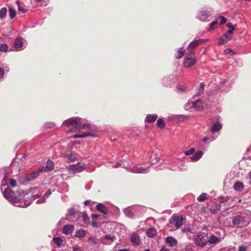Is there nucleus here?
I'll use <instances>...</instances> for the list:
<instances>
[{"mask_svg":"<svg viewBox=\"0 0 251 251\" xmlns=\"http://www.w3.org/2000/svg\"><path fill=\"white\" fill-rule=\"evenodd\" d=\"M3 195L11 203L16 206L25 207L28 206L31 203V201H29L28 203L25 202L23 204H20L19 201L25 195H27V194H25L23 191H17L15 193L12 191L10 188L7 187L4 191Z\"/></svg>","mask_w":251,"mask_h":251,"instance_id":"obj_1","label":"nucleus"},{"mask_svg":"<svg viewBox=\"0 0 251 251\" xmlns=\"http://www.w3.org/2000/svg\"><path fill=\"white\" fill-rule=\"evenodd\" d=\"M63 126H66L68 128L67 131L70 132L83 129L85 127L92 129L93 127L91 125L83 123L82 122V119L79 117L71 118L65 120L63 123Z\"/></svg>","mask_w":251,"mask_h":251,"instance_id":"obj_2","label":"nucleus"},{"mask_svg":"<svg viewBox=\"0 0 251 251\" xmlns=\"http://www.w3.org/2000/svg\"><path fill=\"white\" fill-rule=\"evenodd\" d=\"M232 222L233 227L243 228L247 226L251 222V212L247 210L235 216L232 218Z\"/></svg>","mask_w":251,"mask_h":251,"instance_id":"obj_3","label":"nucleus"},{"mask_svg":"<svg viewBox=\"0 0 251 251\" xmlns=\"http://www.w3.org/2000/svg\"><path fill=\"white\" fill-rule=\"evenodd\" d=\"M116 167H121L123 168H126L129 172L134 173H146L148 172V168L145 167H130L126 166L123 162L117 163Z\"/></svg>","mask_w":251,"mask_h":251,"instance_id":"obj_4","label":"nucleus"},{"mask_svg":"<svg viewBox=\"0 0 251 251\" xmlns=\"http://www.w3.org/2000/svg\"><path fill=\"white\" fill-rule=\"evenodd\" d=\"M193 240L195 244L200 248L205 247L207 243V238L203 233H199L194 236Z\"/></svg>","mask_w":251,"mask_h":251,"instance_id":"obj_5","label":"nucleus"},{"mask_svg":"<svg viewBox=\"0 0 251 251\" xmlns=\"http://www.w3.org/2000/svg\"><path fill=\"white\" fill-rule=\"evenodd\" d=\"M211 15V12L207 10H202L197 15L196 18L200 21L203 22H207L209 20L208 19Z\"/></svg>","mask_w":251,"mask_h":251,"instance_id":"obj_6","label":"nucleus"},{"mask_svg":"<svg viewBox=\"0 0 251 251\" xmlns=\"http://www.w3.org/2000/svg\"><path fill=\"white\" fill-rule=\"evenodd\" d=\"M13 46L16 51L22 50L26 47V46L24 44L22 37H18L15 39L13 43Z\"/></svg>","mask_w":251,"mask_h":251,"instance_id":"obj_7","label":"nucleus"},{"mask_svg":"<svg viewBox=\"0 0 251 251\" xmlns=\"http://www.w3.org/2000/svg\"><path fill=\"white\" fill-rule=\"evenodd\" d=\"M202 107V102L200 100L195 101H190L185 105V109L188 110L189 108H195L199 109Z\"/></svg>","mask_w":251,"mask_h":251,"instance_id":"obj_8","label":"nucleus"},{"mask_svg":"<svg viewBox=\"0 0 251 251\" xmlns=\"http://www.w3.org/2000/svg\"><path fill=\"white\" fill-rule=\"evenodd\" d=\"M85 168V165L84 164H76L72 165L70 166V170L74 173H78L83 171Z\"/></svg>","mask_w":251,"mask_h":251,"instance_id":"obj_9","label":"nucleus"},{"mask_svg":"<svg viewBox=\"0 0 251 251\" xmlns=\"http://www.w3.org/2000/svg\"><path fill=\"white\" fill-rule=\"evenodd\" d=\"M196 63L195 57L190 58L189 56H185L184 65L186 68H189L194 66Z\"/></svg>","mask_w":251,"mask_h":251,"instance_id":"obj_10","label":"nucleus"},{"mask_svg":"<svg viewBox=\"0 0 251 251\" xmlns=\"http://www.w3.org/2000/svg\"><path fill=\"white\" fill-rule=\"evenodd\" d=\"M172 220L175 226L179 228L182 225L183 218L181 216L174 215L172 217Z\"/></svg>","mask_w":251,"mask_h":251,"instance_id":"obj_11","label":"nucleus"},{"mask_svg":"<svg viewBox=\"0 0 251 251\" xmlns=\"http://www.w3.org/2000/svg\"><path fill=\"white\" fill-rule=\"evenodd\" d=\"M43 169L40 168L38 170L34 171L28 175L26 176V179L28 181H30L36 178L38 176L40 173L43 172Z\"/></svg>","mask_w":251,"mask_h":251,"instance_id":"obj_12","label":"nucleus"},{"mask_svg":"<svg viewBox=\"0 0 251 251\" xmlns=\"http://www.w3.org/2000/svg\"><path fill=\"white\" fill-rule=\"evenodd\" d=\"M232 35L228 34V33H225L220 39L218 42V45H221L227 43L230 40Z\"/></svg>","mask_w":251,"mask_h":251,"instance_id":"obj_13","label":"nucleus"},{"mask_svg":"<svg viewBox=\"0 0 251 251\" xmlns=\"http://www.w3.org/2000/svg\"><path fill=\"white\" fill-rule=\"evenodd\" d=\"M74 230V226L72 225H67L63 228V233L65 235L71 234Z\"/></svg>","mask_w":251,"mask_h":251,"instance_id":"obj_14","label":"nucleus"},{"mask_svg":"<svg viewBox=\"0 0 251 251\" xmlns=\"http://www.w3.org/2000/svg\"><path fill=\"white\" fill-rule=\"evenodd\" d=\"M221 241V239L219 238L214 234H211L207 239V242L210 244H216L219 243Z\"/></svg>","mask_w":251,"mask_h":251,"instance_id":"obj_15","label":"nucleus"},{"mask_svg":"<svg viewBox=\"0 0 251 251\" xmlns=\"http://www.w3.org/2000/svg\"><path fill=\"white\" fill-rule=\"evenodd\" d=\"M222 128V124L218 121H216L211 126L210 130L213 132H218Z\"/></svg>","mask_w":251,"mask_h":251,"instance_id":"obj_16","label":"nucleus"},{"mask_svg":"<svg viewBox=\"0 0 251 251\" xmlns=\"http://www.w3.org/2000/svg\"><path fill=\"white\" fill-rule=\"evenodd\" d=\"M208 41V39L203 40V39H199V40H196L192 42H191L188 48L190 49H194L196 48L197 46H198L200 44H201L202 42H204L205 41Z\"/></svg>","mask_w":251,"mask_h":251,"instance_id":"obj_17","label":"nucleus"},{"mask_svg":"<svg viewBox=\"0 0 251 251\" xmlns=\"http://www.w3.org/2000/svg\"><path fill=\"white\" fill-rule=\"evenodd\" d=\"M166 243L169 244L171 247H173L176 245L177 243V240L172 236H169L166 238Z\"/></svg>","mask_w":251,"mask_h":251,"instance_id":"obj_18","label":"nucleus"},{"mask_svg":"<svg viewBox=\"0 0 251 251\" xmlns=\"http://www.w3.org/2000/svg\"><path fill=\"white\" fill-rule=\"evenodd\" d=\"M134 211V208L131 210L129 208H126L124 210V213L127 217L133 219L135 217Z\"/></svg>","mask_w":251,"mask_h":251,"instance_id":"obj_19","label":"nucleus"},{"mask_svg":"<svg viewBox=\"0 0 251 251\" xmlns=\"http://www.w3.org/2000/svg\"><path fill=\"white\" fill-rule=\"evenodd\" d=\"M77 157V154L76 153H69L66 154L64 155V157L65 158L66 161L67 162H70L75 160Z\"/></svg>","mask_w":251,"mask_h":251,"instance_id":"obj_20","label":"nucleus"},{"mask_svg":"<svg viewBox=\"0 0 251 251\" xmlns=\"http://www.w3.org/2000/svg\"><path fill=\"white\" fill-rule=\"evenodd\" d=\"M54 167V163L50 160H48L47 162L46 166L41 167L43 169V172H48L53 169Z\"/></svg>","mask_w":251,"mask_h":251,"instance_id":"obj_21","label":"nucleus"},{"mask_svg":"<svg viewBox=\"0 0 251 251\" xmlns=\"http://www.w3.org/2000/svg\"><path fill=\"white\" fill-rule=\"evenodd\" d=\"M157 115L156 114H148L146 116L145 122L149 123H154L157 119Z\"/></svg>","mask_w":251,"mask_h":251,"instance_id":"obj_22","label":"nucleus"},{"mask_svg":"<svg viewBox=\"0 0 251 251\" xmlns=\"http://www.w3.org/2000/svg\"><path fill=\"white\" fill-rule=\"evenodd\" d=\"M130 241L136 245H139L140 244V238L138 234L136 233H133L131 235Z\"/></svg>","mask_w":251,"mask_h":251,"instance_id":"obj_23","label":"nucleus"},{"mask_svg":"<svg viewBox=\"0 0 251 251\" xmlns=\"http://www.w3.org/2000/svg\"><path fill=\"white\" fill-rule=\"evenodd\" d=\"M89 136H92V133L90 132H81L79 131L76 133L75 136V138H83L85 137Z\"/></svg>","mask_w":251,"mask_h":251,"instance_id":"obj_24","label":"nucleus"},{"mask_svg":"<svg viewBox=\"0 0 251 251\" xmlns=\"http://www.w3.org/2000/svg\"><path fill=\"white\" fill-rule=\"evenodd\" d=\"M203 154V153L202 151H198L191 157V159L193 161H197L202 157Z\"/></svg>","mask_w":251,"mask_h":251,"instance_id":"obj_25","label":"nucleus"},{"mask_svg":"<svg viewBox=\"0 0 251 251\" xmlns=\"http://www.w3.org/2000/svg\"><path fill=\"white\" fill-rule=\"evenodd\" d=\"M97 209L104 214H107L108 210L107 208L101 203H99L96 206Z\"/></svg>","mask_w":251,"mask_h":251,"instance_id":"obj_26","label":"nucleus"},{"mask_svg":"<svg viewBox=\"0 0 251 251\" xmlns=\"http://www.w3.org/2000/svg\"><path fill=\"white\" fill-rule=\"evenodd\" d=\"M115 239V237L114 235H111L110 234L106 235L103 237L101 238V242L105 244H109L110 243L105 242L104 239L109 240H110L111 242H113Z\"/></svg>","mask_w":251,"mask_h":251,"instance_id":"obj_27","label":"nucleus"},{"mask_svg":"<svg viewBox=\"0 0 251 251\" xmlns=\"http://www.w3.org/2000/svg\"><path fill=\"white\" fill-rule=\"evenodd\" d=\"M234 189L238 191H241L244 189V185L242 182L238 181L234 183Z\"/></svg>","mask_w":251,"mask_h":251,"instance_id":"obj_28","label":"nucleus"},{"mask_svg":"<svg viewBox=\"0 0 251 251\" xmlns=\"http://www.w3.org/2000/svg\"><path fill=\"white\" fill-rule=\"evenodd\" d=\"M156 231L154 228L151 227L148 229L146 234L148 237L152 238L156 235Z\"/></svg>","mask_w":251,"mask_h":251,"instance_id":"obj_29","label":"nucleus"},{"mask_svg":"<svg viewBox=\"0 0 251 251\" xmlns=\"http://www.w3.org/2000/svg\"><path fill=\"white\" fill-rule=\"evenodd\" d=\"M86 235V231L83 229H79L75 232V236L79 238L84 237Z\"/></svg>","mask_w":251,"mask_h":251,"instance_id":"obj_30","label":"nucleus"},{"mask_svg":"<svg viewBox=\"0 0 251 251\" xmlns=\"http://www.w3.org/2000/svg\"><path fill=\"white\" fill-rule=\"evenodd\" d=\"M218 24V19H216L215 21L212 22L210 25L209 28L207 29L208 31H210L214 30L216 28V26Z\"/></svg>","mask_w":251,"mask_h":251,"instance_id":"obj_31","label":"nucleus"},{"mask_svg":"<svg viewBox=\"0 0 251 251\" xmlns=\"http://www.w3.org/2000/svg\"><path fill=\"white\" fill-rule=\"evenodd\" d=\"M185 52V50L183 48H180L177 51V55L176 56L177 59H180L183 57Z\"/></svg>","mask_w":251,"mask_h":251,"instance_id":"obj_32","label":"nucleus"},{"mask_svg":"<svg viewBox=\"0 0 251 251\" xmlns=\"http://www.w3.org/2000/svg\"><path fill=\"white\" fill-rule=\"evenodd\" d=\"M9 15L11 19H13L15 17L16 15V12L15 9L13 7H10L9 8Z\"/></svg>","mask_w":251,"mask_h":251,"instance_id":"obj_33","label":"nucleus"},{"mask_svg":"<svg viewBox=\"0 0 251 251\" xmlns=\"http://www.w3.org/2000/svg\"><path fill=\"white\" fill-rule=\"evenodd\" d=\"M156 125L157 126L160 128H163L165 126V123L162 118H159L158 119L156 122Z\"/></svg>","mask_w":251,"mask_h":251,"instance_id":"obj_34","label":"nucleus"},{"mask_svg":"<svg viewBox=\"0 0 251 251\" xmlns=\"http://www.w3.org/2000/svg\"><path fill=\"white\" fill-rule=\"evenodd\" d=\"M53 241L58 246H60L63 242V240L59 237H54Z\"/></svg>","mask_w":251,"mask_h":251,"instance_id":"obj_35","label":"nucleus"},{"mask_svg":"<svg viewBox=\"0 0 251 251\" xmlns=\"http://www.w3.org/2000/svg\"><path fill=\"white\" fill-rule=\"evenodd\" d=\"M7 8L3 7L0 10V19H3L7 13Z\"/></svg>","mask_w":251,"mask_h":251,"instance_id":"obj_36","label":"nucleus"},{"mask_svg":"<svg viewBox=\"0 0 251 251\" xmlns=\"http://www.w3.org/2000/svg\"><path fill=\"white\" fill-rule=\"evenodd\" d=\"M217 19H218V23L220 24H224L227 21V19L223 16H220Z\"/></svg>","mask_w":251,"mask_h":251,"instance_id":"obj_37","label":"nucleus"},{"mask_svg":"<svg viewBox=\"0 0 251 251\" xmlns=\"http://www.w3.org/2000/svg\"><path fill=\"white\" fill-rule=\"evenodd\" d=\"M206 199H207V197L206 196V194L205 193H202L197 198L198 201H200V202L204 201Z\"/></svg>","mask_w":251,"mask_h":251,"instance_id":"obj_38","label":"nucleus"},{"mask_svg":"<svg viewBox=\"0 0 251 251\" xmlns=\"http://www.w3.org/2000/svg\"><path fill=\"white\" fill-rule=\"evenodd\" d=\"M8 46L6 44H1L0 45V50L2 52H6L8 50Z\"/></svg>","mask_w":251,"mask_h":251,"instance_id":"obj_39","label":"nucleus"},{"mask_svg":"<svg viewBox=\"0 0 251 251\" xmlns=\"http://www.w3.org/2000/svg\"><path fill=\"white\" fill-rule=\"evenodd\" d=\"M204 87H205V84L204 83V82H201L200 84V86L199 91L198 93V95H201V94L202 93V92L204 91Z\"/></svg>","mask_w":251,"mask_h":251,"instance_id":"obj_40","label":"nucleus"},{"mask_svg":"<svg viewBox=\"0 0 251 251\" xmlns=\"http://www.w3.org/2000/svg\"><path fill=\"white\" fill-rule=\"evenodd\" d=\"M177 89L181 92H184L186 91V87L184 84H178L177 86Z\"/></svg>","mask_w":251,"mask_h":251,"instance_id":"obj_41","label":"nucleus"},{"mask_svg":"<svg viewBox=\"0 0 251 251\" xmlns=\"http://www.w3.org/2000/svg\"><path fill=\"white\" fill-rule=\"evenodd\" d=\"M195 149L192 148L190 149L189 150L186 151L184 152V154L186 156H188L192 154L195 152Z\"/></svg>","mask_w":251,"mask_h":251,"instance_id":"obj_42","label":"nucleus"},{"mask_svg":"<svg viewBox=\"0 0 251 251\" xmlns=\"http://www.w3.org/2000/svg\"><path fill=\"white\" fill-rule=\"evenodd\" d=\"M75 214V211L73 208H70L68 210L67 215L69 216H74Z\"/></svg>","mask_w":251,"mask_h":251,"instance_id":"obj_43","label":"nucleus"},{"mask_svg":"<svg viewBox=\"0 0 251 251\" xmlns=\"http://www.w3.org/2000/svg\"><path fill=\"white\" fill-rule=\"evenodd\" d=\"M186 56H189L190 58L195 57L194 52L193 50H189L186 54Z\"/></svg>","mask_w":251,"mask_h":251,"instance_id":"obj_44","label":"nucleus"},{"mask_svg":"<svg viewBox=\"0 0 251 251\" xmlns=\"http://www.w3.org/2000/svg\"><path fill=\"white\" fill-rule=\"evenodd\" d=\"M186 251H194L192 249V245L189 244L185 247Z\"/></svg>","mask_w":251,"mask_h":251,"instance_id":"obj_45","label":"nucleus"},{"mask_svg":"<svg viewBox=\"0 0 251 251\" xmlns=\"http://www.w3.org/2000/svg\"><path fill=\"white\" fill-rule=\"evenodd\" d=\"M9 181H10V185L14 187L16 186V181L15 179H9Z\"/></svg>","mask_w":251,"mask_h":251,"instance_id":"obj_46","label":"nucleus"},{"mask_svg":"<svg viewBox=\"0 0 251 251\" xmlns=\"http://www.w3.org/2000/svg\"><path fill=\"white\" fill-rule=\"evenodd\" d=\"M247 247L244 245H241L239 247V251H246Z\"/></svg>","mask_w":251,"mask_h":251,"instance_id":"obj_47","label":"nucleus"},{"mask_svg":"<svg viewBox=\"0 0 251 251\" xmlns=\"http://www.w3.org/2000/svg\"><path fill=\"white\" fill-rule=\"evenodd\" d=\"M54 125L53 123L48 122L45 124V126L47 128H50L54 126Z\"/></svg>","mask_w":251,"mask_h":251,"instance_id":"obj_48","label":"nucleus"},{"mask_svg":"<svg viewBox=\"0 0 251 251\" xmlns=\"http://www.w3.org/2000/svg\"><path fill=\"white\" fill-rule=\"evenodd\" d=\"M7 177L6 176H5L2 180L1 182V186H5L7 180Z\"/></svg>","mask_w":251,"mask_h":251,"instance_id":"obj_49","label":"nucleus"},{"mask_svg":"<svg viewBox=\"0 0 251 251\" xmlns=\"http://www.w3.org/2000/svg\"><path fill=\"white\" fill-rule=\"evenodd\" d=\"M4 71L2 68L0 67V79L2 78L4 76Z\"/></svg>","mask_w":251,"mask_h":251,"instance_id":"obj_50","label":"nucleus"},{"mask_svg":"<svg viewBox=\"0 0 251 251\" xmlns=\"http://www.w3.org/2000/svg\"><path fill=\"white\" fill-rule=\"evenodd\" d=\"M18 10L19 12H21L22 13H25L26 12V9L24 8L19 5Z\"/></svg>","mask_w":251,"mask_h":251,"instance_id":"obj_51","label":"nucleus"},{"mask_svg":"<svg viewBox=\"0 0 251 251\" xmlns=\"http://www.w3.org/2000/svg\"><path fill=\"white\" fill-rule=\"evenodd\" d=\"M45 201V199L42 198L37 200L36 201V203L37 204H40V203H44Z\"/></svg>","mask_w":251,"mask_h":251,"instance_id":"obj_52","label":"nucleus"},{"mask_svg":"<svg viewBox=\"0 0 251 251\" xmlns=\"http://www.w3.org/2000/svg\"><path fill=\"white\" fill-rule=\"evenodd\" d=\"M181 230L182 232H185L186 231L191 232V228L190 227H188L185 228H182Z\"/></svg>","mask_w":251,"mask_h":251,"instance_id":"obj_53","label":"nucleus"},{"mask_svg":"<svg viewBox=\"0 0 251 251\" xmlns=\"http://www.w3.org/2000/svg\"><path fill=\"white\" fill-rule=\"evenodd\" d=\"M51 191H50V190H49L48 191V192H46V193L44 194V196L46 198H48V197H49L51 195Z\"/></svg>","mask_w":251,"mask_h":251,"instance_id":"obj_54","label":"nucleus"},{"mask_svg":"<svg viewBox=\"0 0 251 251\" xmlns=\"http://www.w3.org/2000/svg\"><path fill=\"white\" fill-rule=\"evenodd\" d=\"M83 220L85 222H87L89 220V218L87 217L86 213H83Z\"/></svg>","mask_w":251,"mask_h":251,"instance_id":"obj_55","label":"nucleus"},{"mask_svg":"<svg viewBox=\"0 0 251 251\" xmlns=\"http://www.w3.org/2000/svg\"><path fill=\"white\" fill-rule=\"evenodd\" d=\"M226 26L229 29H231V28H235L230 22H228L226 24Z\"/></svg>","mask_w":251,"mask_h":251,"instance_id":"obj_56","label":"nucleus"},{"mask_svg":"<svg viewBox=\"0 0 251 251\" xmlns=\"http://www.w3.org/2000/svg\"><path fill=\"white\" fill-rule=\"evenodd\" d=\"M73 251H83V250L81 247H75L74 248Z\"/></svg>","mask_w":251,"mask_h":251,"instance_id":"obj_57","label":"nucleus"},{"mask_svg":"<svg viewBox=\"0 0 251 251\" xmlns=\"http://www.w3.org/2000/svg\"><path fill=\"white\" fill-rule=\"evenodd\" d=\"M88 240L91 241L93 244L94 245H96V242L95 241V240H94V239L93 238V237H89L88 238Z\"/></svg>","mask_w":251,"mask_h":251,"instance_id":"obj_58","label":"nucleus"},{"mask_svg":"<svg viewBox=\"0 0 251 251\" xmlns=\"http://www.w3.org/2000/svg\"><path fill=\"white\" fill-rule=\"evenodd\" d=\"M91 225L94 227H98L99 226L98 224L96 222H92L91 223Z\"/></svg>","mask_w":251,"mask_h":251,"instance_id":"obj_59","label":"nucleus"},{"mask_svg":"<svg viewBox=\"0 0 251 251\" xmlns=\"http://www.w3.org/2000/svg\"><path fill=\"white\" fill-rule=\"evenodd\" d=\"M234 30H235V28H231V29H229L226 33H228V34L231 35V34L233 33V32Z\"/></svg>","mask_w":251,"mask_h":251,"instance_id":"obj_60","label":"nucleus"},{"mask_svg":"<svg viewBox=\"0 0 251 251\" xmlns=\"http://www.w3.org/2000/svg\"><path fill=\"white\" fill-rule=\"evenodd\" d=\"M37 189V187H32L30 189V192L33 193L35 192L36 190Z\"/></svg>","mask_w":251,"mask_h":251,"instance_id":"obj_61","label":"nucleus"},{"mask_svg":"<svg viewBox=\"0 0 251 251\" xmlns=\"http://www.w3.org/2000/svg\"><path fill=\"white\" fill-rule=\"evenodd\" d=\"M209 140V138L207 137H205L202 139V142L203 143H206Z\"/></svg>","mask_w":251,"mask_h":251,"instance_id":"obj_62","label":"nucleus"},{"mask_svg":"<svg viewBox=\"0 0 251 251\" xmlns=\"http://www.w3.org/2000/svg\"><path fill=\"white\" fill-rule=\"evenodd\" d=\"M99 217V216L98 214H93L92 215V218H93V219H97V218H98Z\"/></svg>","mask_w":251,"mask_h":251,"instance_id":"obj_63","label":"nucleus"},{"mask_svg":"<svg viewBox=\"0 0 251 251\" xmlns=\"http://www.w3.org/2000/svg\"><path fill=\"white\" fill-rule=\"evenodd\" d=\"M160 251H170V250L167 248H162Z\"/></svg>","mask_w":251,"mask_h":251,"instance_id":"obj_64","label":"nucleus"}]
</instances>
